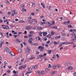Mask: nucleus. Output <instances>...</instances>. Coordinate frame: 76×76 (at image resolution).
<instances>
[{"instance_id":"2","label":"nucleus","mask_w":76,"mask_h":76,"mask_svg":"<svg viewBox=\"0 0 76 76\" xmlns=\"http://www.w3.org/2000/svg\"><path fill=\"white\" fill-rule=\"evenodd\" d=\"M20 7L21 9H22V12H26V10L25 9V6H24V5L23 4H22L21 5Z\"/></svg>"},{"instance_id":"19","label":"nucleus","mask_w":76,"mask_h":76,"mask_svg":"<svg viewBox=\"0 0 76 76\" xmlns=\"http://www.w3.org/2000/svg\"><path fill=\"white\" fill-rule=\"evenodd\" d=\"M32 71H28L26 73V75H28V74L29 73H32Z\"/></svg>"},{"instance_id":"3","label":"nucleus","mask_w":76,"mask_h":76,"mask_svg":"<svg viewBox=\"0 0 76 76\" xmlns=\"http://www.w3.org/2000/svg\"><path fill=\"white\" fill-rule=\"evenodd\" d=\"M29 40H28V42L30 44H32V41H34V39L33 38H29Z\"/></svg>"},{"instance_id":"53","label":"nucleus","mask_w":76,"mask_h":76,"mask_svg":"<svg viewBox=\"0 0 76 76\" xmlns=\"http://www.w3.org/2000/svg\"><path fill=\"white\" fill-rule=\"evenodd\" d=\"M63 45H62V43H61L59 46V47H62Z\"/></svg>"},{"instance_id":"48","label":"nucleus","mask_w":76,"mask_h":76,"mask_svg":"<svg viewBox=\"0 0 76 76\" xmlns=\"http://www.w3.org/2000/svg\"><path fill=\"white\" fill-rule=\"evenodd\" d=\"M7 72H8V73H10V70H9L7 71Z\"/></svg>"},{"instance_id":"37","label":"nucleus","mask_w":76,"mask_h":76,"mask_svg":"<svg viewBox=\"0 0 76 76\" xmlns=\"http://www.w3.org/2000/svg\"><path fill=\"white\" fill-rule=\"evenodd\" d=\"M13 37H14V38H16L17 37H18V35H14Z\"/></svg>"},{"instance_id":"10","label":"nucleus","mask_w":76,"mask_h":76,"mask_svg":"<svg viewBox=\"0 0 76 76\" xmlns=\"http://www.w3.org/2000/svg\"><path fill=\"white\" fill-rule=\"evenodd\" d=\"M12 73L16 75V74H18V72L15 71V70H14V71L12 72Z\"/></svg>"},{"instance_id":"50","label":"nucleus","mask_w":76,"mask_h":76,"mask_svg":"<svg viewBox=\"0 0 76 76\" xmlns=\"http://www.w3.org/2000/svg\"><path fill=\"white\" fill-rule=\"evenodd\" d=\"M24 61V58H23L21 60V62H23V61Z\"/></svg>"},{"instance_id":"23","label":"nucleus","mask_w":76,"mask_h":76,"mask_svg":"<svg viewBox=\"0 0 76 76\" xmlns=\"http://www.w3.org/2000/svg\"><path fill=\"white\" fill-rule=\"evenodd\" d=\"M42 32H40L39 33V35L40 36V37H42Z\"/></svg>"},{"instance_id":"47","label":"nucleus","mask_w":76,"mask_h":76,"mask_svg":"<svg viewBox=\"0 0 76 76\" xmlns=\"http://www.w3.org/2000/svg\"><path fill=\"white\" fill-rule=\"evenodd\" d=\"M19 69H23V68L22 67V66H20L19 67Z\"/></svg>"},{"instance_id":"58","label":"nucleus","mask_w":76,"mask_h":76,"mask_svg":"<svg viewBox=\"0 0 76 76\" xmlns=\"http://www.w3.org/2000/svg\"><path fill=\"white\" fill-rule=\"evenodd\" d=\"M48 58H47L46 57H45V60H48Z\"/></svg>"},{"instance_id":"14","label":"nucleus","mask_w":76,"mask_h":76,"mask_svg":"<svg viewBox=\"0 0 76 76\" xmlns=\"http://www.w3.org/2000/svg\"><path fill=\"white\" fill-rule=\"evenodd\" d=\"M67 69L68 70H72V69H73V67L72 66H69L67 68Z\"/></svg>"},{"instance_id":"30","label":"nucleus","mask_w":76,"mask_h":76,"mask_svg":"<svg viewBox=\"0 0 76 76\" xmlns=\"http://www.w3.org/2000/svg\"><path fill=\"white\" fill-rule=\"evenodd\" d=\"M53 44L55 45H57V42H54Z\"/></svg>"},{"instance_id":"18","label":"nucleus","mask_w":76,"mask_h":76,"mask_svg":"<svg viewBox=\"0 0 76 76\" xmlns=\"http://www.w3.org/2000/svg\"><path fill=\"white\" fill-rule=\"evenodd\" d=\"M61 37V36H56L55 37V39H58V38H60Z\"/></svg>"},{"instance_id":"22","label":"nucleus","mask_w":76,"mask_h":76,"mask_svg":"<svg viewBox=\"0 0 76 76\" xmlns=\"http://www.w3.org/2000/svg\"><path fill=\"white\" fill-rule=\"evenodd\" d=\"M48 67V68H51V67H52V66H51V64H49Z\"/></svg>"},{"instance_id":"26","label":"nucleus","mask_w":76,"mask_h":76,"mask_svg":"<svg viewBox=\"0 0 76 76\" xmlns=\"http://www.w3.org/2000/svg\"><path fill=\"white\" fill-rule=\"evenodd\" d=\"M24 22H24V21L23 20H20L19 22V23H24Z\"/></svg>"},{"instance_id":"21","label":"nucleus","mask_w":76,"mask_h":76,"mask_svg":"<svg viewBox=\"0 0 76 76\" xmlns=\"http://www.w3.org/2000/svg\"><path fill=\"white\" fill-rule=\"evenodd\" d=\"M47 38H50L51 37V35L49 34L47 36Z\"/></svg>"},{"instance_id":"11","label":"nucleus","mask_w":76,"mask_h":76,"mask_svg":"<svg viewBox=\"0 0 76 76\" xmlns=\"http://www.w3.org/2000/svg\"><path fill=\"white\" fill-rule=\"evenodd\" d=\"M10 53V55H11V56H15V53L13 52H11Z\"/></svg>"},{"instance_id":"61","label":"nucleus","mask_w":76,"mask_h":76,"mask_svg":"<svg viewBox=\"0 0 76 76\" xmlns=\"http://www.w3.org/2000/svg\"><path fill=\"white\" fill-rule=\"evenodd\" d=\"M45 70H46V71L47 72H48V71L49 70L47 68Z\"/></svg>"},{"instance_id":"35","label":"nucleus","mask_w":76,"mask_h":76,"mask_svg":"<svg viewBox=\"0 0 76 76\" xmlns=\"http://www.w3.org/2000/svg\"><path fill=\"white\" fill-rule=\"evenodd\" d=\"M56 56L57 57V58H60V57H59V55H58V54H57L56 55Z\"/></svg>"},{"instance_id":"40","label":"nucleus","mask_w":76,"mask_h":76,"mask_svg":"<svg viewBox=\"0 0 76 76\" xmlns=\"http://www.w3.org/2000/svg\"><path fill=\"white\" fill-rule=\"evenodd\" d=\"M10 13H11V12H9L7 13V15H10Z\"/></svg>"},{"instance_id":"5","label":"nucleus","mask_w":76,"mask_h":76,"mask_svg":"<svg viewBox=\"0 0 76 76\" xmlns=\"http://www.w3.org/2000/svg\"><path fill=\"white\" fill-rule=\"evenodd\" d=\"M30 51V50L29 49V48H27L26 49V54L27 55H28V54H29V53Z\"/></svg>"},{"instance_id":"9","label":"nucleus","mask_w":76,"mask_h":76,"mask_svg":"<svg viewBox=\"0 0 76 76\" xmlns=\"http://www.w3.org/2000/svg\"><path fill=\"white\" fill-rule=\"evenodd\" d=\"M47 34V32H44L43 33V37H45Z\"/></svg>"},{"instance_id":"13","label":"nucleus","mask_w":76,"mask_h":76,"mask_svg":"<svg viewBox=\"0 0 76 76\" xmlns=\"http://www.w3.org/2000/svg\"><path fill=\"white\" fill-rule=\"evenodd\" d=\"M12 13H14L15 14V15H17V14H18V12H15V10H12Z\"/></svg>"},{"instance_id":"4","label":"nucleus","mask_w":76,"mask_h":76,"mask_svg":"<svg viewBox=\"0 0 76 76\" xmlns=\"http://www.w3.org/2000/svg\"><path fill=\"white\" fill-rule=\"evenodd\" d=\"M44 47H42L41 46H40L38 48V49H40V51H42L44 50Z\"/></svg>"},{"instance_id":"38","label":"nucleus","mask_w":76,"mask_h":76,"mask_svg":"<svg viewBox=\"0 0 76 76\" xmlns=\"http://www.w3.org/2000/svg\"><path fill=\"white\" fill-rule=\"evenodd\" d=\"M6 3L7 4H10V3H9V1L8 0L6 1Z\"/></svg>"},{"instance_id":"49","label":"nucleus","mask_w":76,"mask_h":76,"mask_svg":"<svg viewBox=\"0 0 76 76\" xmlns=\"http://www.w3.org/2000/svg\"><path fill=\"white\" fill-rule=\"evenodd\" d=\"M56 67V65H53V69H55Z\"/></svg>"},{"instance_id":"55","label":"nucleus","mask_w":76,"mask_h":76,"mask_svg":"<svg viewBox=\"0 0 76 76\" xmlns=\"http://www.w3.org/2000/svg\"><path fill=\"white\" fill-rule=\"evenodd\" d=\"M28 22H29V23H32V21L31 20H28Z\"/></svg>"},{"instance_id":"57","label":"nucleus","mask_w":76,"mask_h":76,"mask_svg":"<svg viewBox=\"0 0 76 76\" xmlns=\"http://www.w3.org/2000/svg\"><path fill=\"white\" fill-rule=\"evenodd\" d=\"M32 70V68H28V70L30 71Z\"/></svg>"},{"instance_id":"16","label":"nucleus","mask_w":76,"mask_h":76,"mask_svg":"<svg viewBox=\"0 0 76 76\" xmlns=\"http://www.w3.org/2000/svg\"><path fill=\"white\" fill-rule=\"evenodd\" d=\"M16 42H17L18 43H19L20 42V40H19V39L18 38H17L16 39Z\"/></svg>"},{"instance_id":"41","label":"nucleus","mask_w":76,"mask_h":76,"mask_svg":"<svg viewBox=\"0 0 76 76\" xmlns=\"http://www.w3.org/2000/svg\"><path fill=\"white\" fill-rule=\"evenodd\" d=\"M32 6L33 7H35V5L34 3V2L32 3Z\"/></svg>"},{"instance_id":"60","label":"nucleus","mask_w":76,"mask_h":76,"mask_svg":"<svg viewBox=\"0 0 76 76\" xmlns=\"http://www.w3.org/2000/svg\"><path fill=\"white\" fill-rule=\"evenodd\" d=\"M50 41L49 40L47 42V44H49V43H50Z\"/></svg>"},{"instance_id":"28","label":"nucleus","mask_w":76,"mask_h":76,"mask_svg":"<svg viewBox=\"0 0 76 76\" xmlns=\"http://www.w3.org/2000/svg\"><path fill=\"white\" fill-rule=\"evenodd\" d=\"M23 68L25 69L26 67V65H24L23 66H22Z\"/></svg>"},{"instance_id":"46","label":"nucleus","mask_w":76,"mask_h":76,"mask_svg":"<svg viewBox=\"0 0 76 76\" xmlns=\"http://www.w3.org/2000/svg\"><path fill=\"white\" fill-rule=\"evenodd\" d=\"M55 28V29H57V27L56 26H55L53 27L52 28Z\"/></svg>"},{"instance_id":"39","label":"nucleus","mask_w":76,"mask_h":76,"mask_svg":"<svg viewBox=\"0 0 76 76\" xmlns=\"http://www.w3.org/2000/svg\"><path fill=\"white\" fill-rule=\"evenodd\" d=\"M54 73H55V72H51V75H53L54 74Z\"/></svg>"},{"instance_id":"8","label":"nucleus","mask_w":76,"mask_h":76,"mask_svg":"<svg viewBox=\"0 0 76 76\" xmlns=\"http://www.w3.org/2000/svg\"><path fill=\"white\" fill-rule=\"evenodd\" d=\"M46 55H47V54L45 53L43 54V55H40L39 56V57H44L45 56H46Z\"/></svg>"},{"instance_id":"29","label":"nucleus","mask_w":76,"mask_h":76,"mask_svg":"<svg viewBox=\"0 0 76 76\" xmlns=\"http://www.w3.org/2000/svg\"><path fill=\"white\" fill-rule=\"evenodd\" d=\"M5 28L7 29H9V27L7 25L5 26Z\"/></svg>"},{"instance_id":"56","label":"nucleus","mask_w":76,"mask_h":76,"mask_svg":"<svg viewBox=\"0 0 76 76\" xmlns=\"http://www.w3.org/2000/svg\"><path fill=\"white\" fill-rule=\"evenodd\" d=\"M41 74H44V72L43 71H42L41 72Z\"/></svg>"},{"instance_id":"31","label":"nucleus","mask_w":76,"mask_h":76,"mask_svg":"<svg viewBox=\"0 0 76 76\" xmlns=\"http://www.w3.org/2000/svg\"><path fill=\"white\" fill-rule=\"evenodd\" d=\"M18 51L19 52V53H21L22 52V50H21V49H18Z\"/></svg>"},{"instance_id":"59","label":"nucleus","mask_w":76,"mask_h":76,"mask_svg":"<svg viewBox=\"0 0 76 76\" xmlns=\"http://www.w3.org/2000/svg\"><path fill=\"white\" fill-rule=\"evenodd\" d=\"M45 45L46 47H48V44H46Z\"/></svg>"},{"instance_id":"25","label":"nucleus","mask_w":76,"mask_h":76,"mask_svg":"<svg viewBox=\"0 0 76 76\" xmlns=\"http://www.w3.org/2000/svg\"><path fill=\"white\" fill-rule=\"evenodd\" d=\"M48 52L49 54H51V52H52V50H48Z\"/></svg>"},{"instance_id":"62","label":"nucleus","mask_w":76,"mask_h":76,"mask_svg":"<svg viewBox=\"0 0 76 76\" xmlns=\"http://www.w3.org/2000/svg\"><path fill=\"white\" fill-rule=\"evenodd\" d=\"M70 20H68L67 21V22H66V23H70Z\"/></svg>"},{"instance_id":"17","label":"nucleus","mask_w":76,"mask_h":76,"mask_svg":"<svg viewBox=\"0 0 76 76\" xmlns=\"http://www.w3.org/2000/svg\"><path fill=\"white\" fill-rule=\"evenodd\" d=\"M41 6H43V7L44 9L45 8V5H44V4L43 3H41Z\"/></svg>"},{"instance_id":"51","label":"nucleus","mask_w":76,"mask_h":76,"mask_svg":"<svg viewBox=\"0 0 76 76\" xmlns=\"http://www.w3.org/2000/svg\"><path fill=\"white\" fill-rule=\"evenodd\" d=\"M67 42H63L62 43V44L63 45V44H66Z\"/></svg>"},{"instance_id":"32","label":"nucleus","mask_w":76,"mask_h":76,"mask_svg":"<svg viewBox=\"0 0 76 76\" xmlns=\"http://www.w3.org/2000/svg\"><path fill=\"white\" fill-rule=\"evenodd\" d=\"M37 29H38L40 30V29H42V28L40 27H39L37 28Z\"/></svg>"},{"instance_id":"54","label":"nucleus","mask_w":76,"mask_h":76,"mask_svg":"<svg viewBox=\"0 0 76 76\" xmlns=\"http://www.w3.org/2000/svg\"><path fill=\"white\" fill-rule=\"evenodd\" d=\"M29 37H32V34H29L28 35Z\"/></svg>"},{"instance_id":"36","label":"nucleus","mask_w":76,"mask_h":76,"mask_svg":"<svg viewBox=\"0 0 76 76\" xmlns=\"http://www.w3.org/2000/svg\"><path fill=\"white\" fill-rule=\"evenodd\" d=\"M71 41H73V42H75V41H76V40H75V39H71Z\"/></svg>"},{"instance_id":"24","label":"nucleus","mask_w":76,"mask_h":76,"mask_svg":"<svg viewBox=\"0 0 76 76\" xmlns=\"http://www.w3.org/2000/svg\"><path fill=\"white\" fill-rule=\"evenodd\" d=\"M37 67H38V66L37 65H35L34 67H33V69H35L37 68Z\"/></svg>"},{"instance_id":"43","label":"nucleus","mask_w":76,"mask_h":76,"mask_svg":"<svg viewBox=\"0 0 76 76\" xmlns=\"http://www.w3.org/2000/svg\"><path fill=\"white\" fill-rule=\"evenodd\" d=\"M62 36H64V37H66V34H65L64 33H63L62 34Z\"/></svg>"},{"instance_id":"27","label":"nucleus","mask_w":76,"mask_h":76,"mask_svg":"<svg viewBox=\"0 0 76 76\" xmlns=\"http://www.w3.org/2000/svg\"><path fill=\"white\" fill-rule=\"evenodd\" d=\"M29 33H30V34H34V32L33 31H30L29 32Z\"/></svg>"},{"instance_id":"64","label":"nucleus","mask_w":76,"mask_h":76,"mask_svg":"<svg viewBox=\"0 0 76 76\" xmlns=\"http://www.w3.org/2000/svg\"><path fill=\"white\" fill-rule=\"evenodd\" d=\"M73 75H74V76H76V72L74 73Z\"/></svg>"},{"instance_id":"34","label":"nucleus","mask_w":76,"mask_h":76,"mask_svg":"<svg viewBox=\"0 0 76 76\" xmlns=\"http://www.w3.org/2000/svg\"><path fill=\"white\" fill-rule=\"evenodd\" d=\"M31 15L32 16H35V13L34 12L31 13Z\"/></svg>"},{"instance_id":"1","label":"nucleus","mask_w":76,"mask_h":76,"mask_svg":"<svg viewBox=\"0 0 76 76\" xmlns=\"http://www.w3.org/2000/svg\"><path fill=\"white\" fill-rule=\"evenodd\" d=\"M73 32H72V34H71V35H72V36H75V35H76V34H75V32L76 31V29H70V32H73Z\"/></svg>"},{"instance_id":"44","label":"nucleus","mask_w":76,"mask_h":76,"mask_svg":"<svg viewBox=\"0 0 76 76\" xmlns=\"http://www.w3.org/2000/svg\"><path fill=\"white\" fill-rule=\"evenodd\" d=\"M68 28H72V26L71 25L68 26Z\"/></svg>"},{"instance_id":"7","label":"nucleus","mask_w":76,"mask_h":76,"mask_svg":"<svg viewBox=\"0 0 76 76\" xmlns=\"http://www.w3.org/2000/svg\"><path fill=\"white\" fill-rule=\"evenodd\" d=\"M4 50L6 52H9V49L7 48H5Z\"/></svg>"},{"instance_id":"12","label":"nucleus","mask_w":76,"mask_h":76,"mask_svg":"<svg viewBox=\"0 0 76 76\" xmlns=\"http://www.w3.org/2000/svg\"><path fill=\"white\" fill-rule=\"evenodd\" d=\"M45 23H46V22L43 23L42 22H41L40 23V25L42 26H44V24H45Z\"/></svg>"},{"instance_id":"15","label":"nucleus","mask_w":76,"mask_h":76,"mask_svg":"<svg viewBox=\"0 0 76 76\" xmlns=\"http://www.w3.org/2000/svg\"><path fill=\"white\" fill-rule=\"evenodd\" d=\"M52 24H50V25H49V26H51L52 25H54V23H55V21H52Z\"/></svg>"},{"instance_id":"6","label":"nucleus","mask_w":76,"mask_h":76,"mask_svg":"<svg viewBox=\"0 0 76 76\" xmlns=\"http://www.w3.org/2000/svg\"><path fill=\"white\" fill-rule=\"evenodd\" d=\"M32 28V27L29 26H28L26 27V29H30Z\"/></svg>"},{"instance_id":"42","label":"nucleus","mask_w":76,"mask_h":76,"mask_svg":"<svg viewBox=\"0 0 76 76\" xmlns=\"http://www.w3.org/2000/svg\"><path fill=\"white\" fill-rule=\"evenodd\" d=\"M64 25H67V22L66 21H65L64 23Z\"/></svg>"},{"instance_id":"63","label":"nucleus","mask_w":76,"mask_h":76,"mask_svg":"<svg viewBox=\"0 0 76 76\" xmlns=\"http://www.w3.org/2000/svg\"><path fill=\"white\" fill-rule=\"evenodd\" d=\"M7 62L6 61H5L4 62V65H6V64H7Z\"/></svg>"},{"instance_id":"45","label":"nucleus","mask_w":76,"mask_h":76,"mask_svg":"<svg viewBox=\"0 0 76 76\" xmlns=\"http://www.w3.org/2000/svg\"><path fill=\"white\" fill-rule=\"evenodd\" d=\"M38 38L39 41H40V39H41V38H40V37L39 36H38Z\"/></svg>"},{"instance_id":"52","label":"nucleus","mask_w":76,"mask_h":76,"mask_svg":"<svg viewBox=\"0 0 76 76\" xmlns=\"http://www.w3.org/2000/svg\"><path fill=\"white\" fill-rule=\"evenodd\" d=\"M8 21V20L6 19L4 20V22H7Z\"/></svg>"},{"instance_id":"20","label":"nucleus","mask_w":76,"mask_h":76,"mask_svg":"<svg viewBox=\"0 0 76 76\" xmlns=\"http://www.w3.org/2000/svg\"><path fill=\"white\" fill-rule=\"evenodd\" d=\"M51 33L52 35H54V34H55V32L53 31H51Z\"/></svg>"},{"instance_id":"33","label":"nucleus","mask_w":76,"mask_h":76,"mask_svg":"<svg viewBox=\"0 0 76 76\" xmlns=\"http://www.w3.org/2000/svg\"><path fill=\"white\" fill-rule=\"evenodd\" d=\"M33 20L34 21V22H35L36 23H38V21H37V20L35 19H33Z\"/></svg>"}]
</instances>
